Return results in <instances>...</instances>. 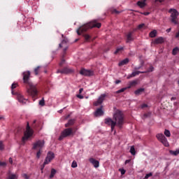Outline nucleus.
Masks as SVG:
<instances>
[{"label":"nucleus","instance_id":"43","mask_svg":"<svg viewBox=\"0 0 179 179\" xmlns=\"http://www.w3.org/2000/svg\"><path fill=\"white\" fill-rule=\"evenodd\" d=\"M66 50H68V47H65L63 49V57H65V54H66Z\"/></svg>","mask_w":179,"mask_h":179},{"label":"nucleus","instance_id":"63","mask_svg":"<svg viewBox=\"0 0 179 179\" xmlns=\"http://www.w3.org/2000/svg\"><path fill=\"white\" fill-rule=\"evenodd\" d=\"M144 115H145V117H148V115H146V114H145Z\"/></svg>","mask_w":179,"mask_h":179},{"label":"nucleus","instance_id":"62","mask_svg":"<svg viewBox=\"0 0 179 179\" xmlns=\"http://www.w3.org/2000/svg\"><path fill=\"white\" fill-rule=\"evenodd\" d=\"M0 120H3V117L0 116Z\"/></svg>","mask_w":179,"mask_h":179},{"label":"nucleus","instance_id":"27","mask_svg":"<svg viewBox=\"0 0 179 179\" xmlns=\"http://www.w3.org/2000/svg\"><path fill=\"white\" fill-rule=\"evenodd\" d=\"M169 153L170 155H173V156H178V155H179V149L176 150V151L170 150Z\"/></svg>","mask_w":179,"mask_h":179},{"label":"nucleus","instance_id":"41","mask_svg":"<svg viewBox=\"0 0 179 179\" xmlns=\"http://www.w3.org/2000/svg\"><path fill=\"white\" fill-rule=\"evenodd\" d=\"M46 164H45V161L43 162V164L41 165V173H43V171L44 170V167H45Z\"/></svg>","mask_w":179,"mask_h":179},{"label":"nucleus","instance_id":"40","mask_svg":"<svg viewBox=\"0 0 179 179\" xmlns=\"http://www.w3.org/2000/svg\"><path fill=\"white\" fill-rule=\"evenodd\" d=\"M85 39L86 41H89L90 39V35L89 34H84Z\"/></svg>","mask_w":179,"mask_h":179},{"label":"nucleus","instance_id":"33","mask_svg":"<svg viewBox=\"0 0 179 179\" xmlns=\"http://www.w3.org/2000/svg\"><path fill=\"white\" fill-rule=\"evenodd\" d=\"M127 89H128V87H123V88L119 90H117V91L116 92V93H117V94H120V93H122V92H125V91L127 90Z\"/></svg>","mask_w":179,"mask_h":179},{"label":"nucleus","instance_id":"32","mask_svg":"<svg viewBox=\"0 0 179 179\" xmlns=\"http://www.w3.org/2000/svg\"><path fill=\"white\" fill-rule=\"evenodd\" d=\"M123 50H124L123 47L117 48L116 49V50L115 51L114 54H115V55L120 54V52H121Z\"/></svg>","mask_w":179,"mask_h":179},{"label":"nucleus","instance_id":"1","mask_svg":"<svg viewBox=\"0 0 179 179\" xmlns=\"http://www.w3.org/2000/svg\"><path fill=\"white\" fill-rule=\"evenodd\" d=\"M30 71H24L22 73L24 83L27 86V92L29 96L33 99V101H35L37 99L38 96V90H37V87L36 85H34L31 81H30Z\"/></svg>","mask_w":179,"mask_h":179},{"label":"nucleus","instance_id":"36","mask_svg":"<svg viewBox=\"0 0 179 179\" xmlns=\"http://www.w3.org/2000/svg\"><path fill=\"white\" fill-rule=\"evenodd\" d=\"M39 106H41V107L45 106V101H44V98H42V99L39 101Z\"/></svg>","mask_w":179,"mask_h":179},{"label":"nucleus","instance_id":"2","mask_svg":"<svg viewBox=\"0 0 179 179\" xmlns=\"http://www.w3.org/2000/svg\"><path fill=\"white\" fill-rule=\"evenodd\" d=\"M113 120H114L108 117L105 119V124H106V125H110L111 131H114L115 125L121 129L124 125V114H122V112L120 110H116L113 115Z\"/></svg>","mask_w":179,"mask_h":179},{"label":"nucleus","instance_id":"13","mask_svg":"<svg viewBox=\"0 0 179 179\" xmlns=\"http://www.w3.org/2000/svg\"><path fill=\"white\" fill-rule=\"evenodd\" d=\"M95 117H101V115H104V111H103V106L97 108L94 113Z\"/></svg>","mask_w":179,"mask_h":179},{"label":"nucleus","instance_id":"21","mask_svg":"<svg viewBox=\"0 0 179 179\" xmlns=\"http://www.w3.org/2000/svg\"><path fill=\"white\" fill-rule=\"evenodd\" d=\"M17 175L15 173H10V172L8 173V177L6 179H17Z\"/></svg>","mask_w":179,"mask_h":179},{"label":"nucleus","instance_id":"37","mask_svg":"<svg viewBox=\"0 0 179 179\" xmlns=\"http://www.w3.org/2000/svg\"><path fill=\"white\" fill-rule=\"evenodd\" d=\"M66 43H67L66 39H64V40L62 41V43H59V48H62V45H64V44H66Z\"/></svg>","mask_w":179,"mask_h":179},{"label":"nucleus","instance_id":"44","mask_svg":"<svg viewBox=\"0 0 179 179\" xmlns=\"http://www.w3.org/2000/svg\"><path fill=\"white\" fill-rule=\"evenodd\" d=\"M143 27H145V24H141L138 26V29H143Z\"/></svg>","mask_w":179,"mask_h":179},{"label":"nucleus","instance_id":"55","mask_svg":"<svg viewBox=\"0 0 179 179\" xmlns=\"http://www.w3.org/2000/svg\"><path fill=\"white\" fill-rule=\"evenodd\" d=\"M77 97H78V99H83V95H80V94H78V95H77Z\"/></svg>","mask_w":179,"mask_h":179},{"label":"nucleus","instance_id":"53","mask_svg":"<svg viewBox=\"0 0 179 179\" xmlns=\"http://www.w3.org/2000/svg\"><path fill=\"white\" fill-rule=\"evenodd\" d=\"M36 122H37V120H34L33 124H32L33 128H36V126L34 125V124H36Z\"/></svg>","mask_w":179,"mask_h":179},{"label":"nucleus","instance_id":"57","mask_svg":"<svg viewBox=\"0 0 179 179\" xmlns=\"http://www.w3.org/2000/svg\"><path fill=\"white\" fill-rule=\"evenodd\" d=\"M171 31V28H169L166 29V33H170Z\"/></svg>","mask_w":179,"mask_h":179},{"label":"nucleus","instance_id":"39","mask_svg":"<svg viewBox=\"0 0 179 179\" xmlns=\"http://www.w3.org/2000/svg\"><path fill=\"white\" fill-rule=\"evenodd\" d=\"M152 176H153V173H147L145 175V176L144 177V179H148V178H149V177H152Z\"/></svg>","mask_w":179,"mask_h":179},{"label":"nucleus","instance_id":"59","mask_svg":"<svg viewBox=\"0 0 179 179\" xmlns=\"http://www.w3.org/2000/svg\"><path fill=\"white\" fill-rule=\"evenodd\" d=\"M82 92H83V88H80V89L79 90V93H80V94L82 93Z\"/></svg>","mask_w":179,"mask_h":179},{"label":"nucleus","instance_id":"54","mask_svg":"<svg viewBox=\"0 0 179 179\" xmlns=\"http://www.w3.org/2000/svg\"><path fill=\"white\" fill-rule=\"evenodd\" d=\"M23 177L25 178V179H29V176H27V174L24 173L23 175Z\"/></svg>","mask_w":179,"mask_h":179},{"label":"nucleus","instance_id":"9","mask_svg":"<svg viewBox=\"0 0 179 179\" xmlns=\"http://www.w3.org/2000/svg\"><path fill=\"white\" fill-rule=\"evenodd\" d=\"M55 157V155L52 152H48L45 159V164H49L50 162Z\"/></svg>","mask_w":179,"mask_h":179},{"label":"nucleus","instance_id":"5","mask_svg":"<svg viewBox=\"0 0 179 179\" xmlns=\"http://www.w3.org/2000/svg\"><path fill=\"white\" fill-rule=\"evenodd\" d=\"M34 132V131L30 127V125L29 124V122H27V129L24 133V136L22 138V142L23 143H24V142H26V141H27V139H29V138H30V136H33Z\"/></svg>","mask_w":179,"mask_h":179},{"label":"nucleus","instance_id":"61","mask_svg":"<svg viewBox=\"0 0 179 179\" xmlns=\"http://www.w3.org/2000/svg\"><path fill=\"white\" fill-rule=\"evenodd\" d=\"M171 100H176V97H172L171 99Z\"/></svg>","mask_w":179,"mask_h":179},{"label":"nucleus","instance_id":"48","mask_svg":"<svg viewBox=\"0 0 179 179\" xmlns=\"http://www.w3.org/2000/svg\"><path fill=\"white\" fill-rule=\"evenodd\" d=\"M0 150H3V143L1 141H0Z\"/></svg>","mask_w":179,"mask_h":179},{"label":"nucleus","instance_id":"19","mask_svg":"<svg viewBox=\"0 0 179 179\" xmlns=\"http://www.w3.org/2000/svg\"><path fill=\"white\" fill-rule=\"evenodd\" d=\"M146 0H141L137 2V5L138 6H139L140 8H145V5H146Z\"/></svg>","mask_w":179,"mask_h":179},{"label":"nucleus","instance_id":"56","mask_svg":"<svg viewBox=\"0 0 179 179\" xmlns=\"http://www.w3.org/2000/svg\"><path fill=\"white\" fill-rule=\"evenodd\" d=\"M131 162V159H127L126 161H125V164H128V163H129Z\"/></svg>","mask_w":179,"mask_h":179},{"label":"nucleus","instance_id":"6","mask_svg":"<svg viewBox=\"0 0 179 179\" xmlns=\"http://www.w3.org/2000/svg\"><path fill=\"white\" fill-rule=\"evenodd\" d=\"M169 13H171V22L174 24H178V11L176 9L171 8L169 10Z\"/></svg>","mask_w":179,"mask_h":179},{"label":"nucleus","instance_id":"3","mask_svg":"<svg viewBox=\"0 0 179 179\" xmlns=\"http://www.w3.org/2000/svg\"><path fill=\"white\" fill-rule=\"evenodd\" d=\"M93 27H97V29H100V27H101V23L97 22V20H94L90 22L85 24L77 29V34L80 36L82 33L87 31L89 29H93Z\"/></svg>","mask_w":179,"mask_h":179},{"label":"nucleus","instance_id":"26","mask_svg":"<svg viewBox=\"0 0 179 179\" xmlns=\"http://www.w3.org/2000/svg\"><path fill=\"white\" fill-rule=\"evenodd\" d=\"M156 34H157V31L153 30V31H152L149 34V36H150V37H151V38H155V36H156Z\"/></svg>","mask_w":179,"mask_h":179},{"label":"nucleus","instance_id":"10","mask_svg":"<svg viewBox=\"0 0 179 179\" xmlns=\"http://www.w3.org/2000/svg\"><path fill=\"white\" fill-rule=\"evenodd\" d=\"M80 75H83V76H93V75H94L93 71L87 70L85 69H82L80 71Z\"/></svg>","mask_w":179,"mask_h":179},{"label":"nucleus","instance_id":"24","mask_svg":"<svg viewBox=\"0 0 179 179\" xmlns=\"http://www.w3.org/2000/svg\"><path fill=\"white\" fill-rule=\"evenodd\" d=\"M55 174H57V170H55V169H52L49 178H54V176H55Z\"/></svg>","mask_w":179,"mask_h":179},{"label":"nucleus","instance_id":"8","mask_svg":"<svg viewBox=\"0 0 179 179\" xmlns=\"http://www.w3.org/2000/svg\"><path fill=\"white\" fill-rule=\"evenodd\" d=\"M156 136L157 139H158V141H159V142H161L162 145H164L166 148L169 146V141L163 134H158Z\"/></svg>","mask_w":179,"mask_h":179},{"label":"nucleus","instance_id":"28","mask_svg":"<svg viewBox=\"0 0 179 179\" xmlns=\"http://www.w3.org/2000/svg\"><path fill=\"white\" fill-rule=\"evenodd\" d=\"M153 71H155V68L153 67V66H150L149 69L143 72L144 73H149V72H153Z\"/></svg>","mask_w":179,"mask_h":179},{"label":"nucleus","instance_id":"7","mask_svg":"<svg viewBox=\"0 0 179 179\" xmlns=\"http://www.w3.org/2000/svg\"><path fill=\"white\" fill-rule=\"evenodd\" d=\"M75 132L72 128L65 129L63 131H62L60 136L59 137V141H62L64 138H68V136H71V135H74Z\"/></svg>","mask_w":179,"mask_h":179},{"label":"nucleus","instance_id":"15","mask_svg":"<svg viewBox=\"0 0 179 179\" xmlns=\"http://www.w3.org/2000/svg\"><path fill=\"white\" fill-rule=\"evenodd\" d=\"M129 41H134V31H129L127 34V41L126 43H129Z\"/></svg>","mask_w":179,"mask_h":179},{"label":"nucleus","instance_id":"25","mask_svg":"<svg viewBox=\"0 0 179 179\" xmlns=\"http://www.w3.org/2000/svg\"><path fill=\"white\" fill-rule=\"evenodd\" d=\"M137 84L138 83L136 81H131L129 83L127 89H131L133 86H136Z\"/></svg>","mask_w":179,"mask_h":179},{"label":"nucleus","instance_id":"58","mask_svg":"<svg viewBox=\"0 0 179 179\" xmlns=\"http://www.w3.org/2000/svg\"><path fill=\"white\" fill-rule=\"evenodd\" d=\"M9 163L12 164L13 163V161L12 160V158H9Z\"/></svg>","mask_w":179,"mask_h":179},{"label":"nucleus","instance_id":"29","mask_svg":"<svg viewBox=\"0 0 179 179\" xmlns=\"http://www.w3.org/2000/svg\"><path fill=\"white\" fill-rule=\"evenodd\" d=\"M179 52V48H174L172 50V54L173 55H177V54H178Z\"/></svg>","mask_w":179,"mask_h":179},{"label":"nucleus","instance_id":"47","mask_svg":"<svg viewBox=\"0 0 179 179\" xmlns=\"http://www.w3.org/2000/svg\"><path fill=\"white\" fill-rule=\"evenodd\" d=\"M112 13H116V15H118L120 13V11L117 10L116 9H114L112 10Z\"/></svg>","mask_w":179,"mask_h":179},{"label":"nucleus","instance_id":"17","mask_svg":"<svg viewBox=\"0 0 179 179\" xmlns=\"http://www.w3.org/2000/svg\"><path fill=\"white\" fill-rule=\"evenodd\" d=\"M164 43V37H159L154 41V44H163Z\"/></svg>","mask_w":179,"mask_h":179},{"label":"nucleus","instance_id":"14","mask_svg":"<svg viewBox=\"0 0 179 179\" xmlns=\"http://www.w3.org/2000/svg\"><path fill=\"white\" fill-rule=\"evenodd\" d=\"M15 94H17V99L20 103H22V104H26V101H27V99H24L21 94L17 93Z\"/></svg>","mask_w":179,"mask_h":179},{"label":"nucleus","instance_id":"60","mask_svg":"<svg viewBox=\"0 0 179 179\" xmlns=\"http://www.w3.org/2000/svg\"><path fill=\"white\" fill-rule=\"evenodd\" d=\"M155 1H156V2H160V3H162V2H163V0H155Z\"/></svg>","mask_w":179,"mask_h":179},{"label":"nucleus","instance_id":"16","mask_svg":"<svg viewBox=\"0 0 179 179\" xmlns=\"http://www.w3.org/2000/svg\"><path fill=\"white\" fill-rule=\"evenodd\" d=\"M90 162L94 165V167H95V169H97V167H99L100 164L99 161L96 160L94 158H90Z\"/></svg>","mask_w":179,"mask_h":179},{"label":"nucleus","instance_id":"46","mask_svg":"<svg viewBox=\"0 0 179 179\" xmlns=\"http://www.w3.org/2000/svg\"><path fill=\"white\" fill-rule=\"evenodd\" d=\"M5 166H6V162H0V166L5 167Z\"/></svg>","mask_w":179,"mask_h":179},{"label":"nucleus","instance_id":"4","mask_svg":"<svg viewBox=\"0 0 179 179\" xmlns=\"http://www.w3.org/2000/svg\"><path fill=\"white\" fill-rule=\"evenodd\" d=\"M43 146L44 141L39 140L34 143L32 149H34V150H37V149H38V151L36 153L37 159H40V156H41V149H43Z\"/></svg>","mask_w":179,"mask_h":179},{"label":"nucleus","instance_id":"11","mask_svg":"<svg viewBox=\"0 0 179 179\" xmlns=\"http://www.w3.org/2000/svg\"><path fill=\"white\" fill-rule=\"evenodd\" d=\"M105 99H106V94H101L99 97L98 100L94 103V106L97 107V106H100V104H103V101H104Z\"/></svg>","mask_w":179,"mask_h":179},{"label":"nucleus","instance_id":"34","mask_svg":"<svg viewBox=\"0 0 179 179\" xmlns=\"http://www.w3.org/2000/svg\"><path fill=\"white\" fill-rule=\"evenodd\" d=\"M164 135L166 136L167 138H170V136H171V133H170L169 130L165 129Z\"/></svg>","mask_w":179,"mask_h":179},{"label":"nucleus","instance_id":"64","mask_svg":"<svg viewBox=\"0 0 179 179\" xmlns=\"http://www.w3.org/2000/svg\"><path fill=\"white\" fill-rule=\"evenodd\" d=\"M76 41H78V39H76Z\"/></svg>","mask_w":179,"mask_h":179},{"label":"nucleus","instance_id":"22","mask_svg":"<svg viewBox=\"0 0 179 179\" xmlns=\"http://www.w3.org/2000/svg\"><path fill=\"white\" fill-rule=\"evenodd\" d=\"M75 124V120L74 119H71L69 120L68 123L65 124L66 128H69V127H72Z\"/></svg>","mask_w":179,"mask_h":179},{"label":"nucleus","instance_id":"18","mask_svg":"<svg viewBox=\"0 0 179 179\" xmlns=\"http://www.w3.org/2000/svg\"><path fill=\"white\" fill-rule=\"evenodd\" d=\"M139 73H145V72L139 71H134L131 75L127 76V79H131V78H134V77L136 76L137 75H139Z\"/></svg>","mask_w":179,"mask_h":179},{"label":"nucleus","instance_id":"23","mask_svg":"<svg viewBox=\"0 0 179 179\" xmlns=\"http://www.w3.org/2000/svg\"><path fill=\"white\" fill-rule=\"evenodd\" d=\"M143 92H145L144 88H139L134 92V94H136V96H139V94H142Z\"/></svg>","mask_w":179,"mask_h":179},{"label":"nucleus","instance_id":"42","mask_svg":"<svg viewBox=\"0 0 179 179\" xmlns=\"http://www.w3.org/2000/svg\"><path fill=\"white\" fill-rule=\"evenodd\" d=\"M119 171H120L122 176H124V174H125V173H126V171L123 169H120Z\"/></svg>","mask_w":179,"mask_h":179},{"label":"nucleus","instance_id":"20","mask_svg":"<svg viewBox=\"0 0 179 179\" xmlns=\"http://www.w3.org/2000/svg\"><path fill=\"white\" fill-rule=\"evenodd\" d=\"M128 62H129V59L126 58L123 60H122L119 64V66H123V65H127V64H128Z\"/></svg>","mask_w":179,"mask_h":179},{"label":"nucleus","instance_id":"12","mask_svg":"<svg viewBox=\"0 0 179 179\" xmlns=\"http://www.w3.org/2000/svg\"><path fill=\"white\" fill-rule=\"evenodd\" d=\"M72 72H73L72 69L64 67L62 70H57V73H72Z\"/></svg>","mask_w":179,"mask_h":179},{"label":"nucleus","instance_id":"45","mask_svg":"<svg viewBox=\"0 0 179 179\" xmlns=\"http://www.w3.org/2000/svg\"><path fill=\"white\" fill-rule=\"evenodd\" d=\"M64 64H65V59H62L61 62L59 63V66H62Z\"/></svg>","mask_w":179,"mask_h":179},{"label":"nucleus","instance_id":"30","mask_svg":"<svg viewBox=\"0 0 179 179\" xmlns=\"http://www.w3.org/2000/svg\"><path fill=\"white\" fill-rule=\"evenodd\" d=\"M17 87V83H13L11 85L12 94H15V92H13V89H16Z\"/></svg>","mask_w":179,"mask_h":179},{"label":"nucleus","instance_id":"38","mask_svg":"<svg viewBox=\"0 0 179 179\" xmlns=\"http://www.w3.org/2000/svg\"><path fill=\"white\" fill-rule=\"evenodd\" d=\"M71 167L73 169H76V167H78V163H76V161H73L71 164Z\"/></svg>","mask_w":179,"mask_h":179},{"label":"nucleus","instance_id":"52","mask_svg":"<svg viewBox=\"0 0 179 179\" xmlns=\"http://www.w3.org/2000/svg\"><path fill=\"white\" fill-rule=\"evenodd\" d=\"M115 85H118L119 83H121V80H117L115 82Z\"/></svg>","mask_w":179,"mask_h":179},{"label":"nucleus","instance_id":"35","mask_svg":"<svg viewBox=\"0 0 179 179\" xmlns=\"http://www.w3.org/2000/svg\"><path fill=\"white\" fill-rule=\"evenodd\" d=\"M40 68H41V66H38L36 68L34 69L35 75H38V71H40Z\"/></svg>","mask_w":179,"mask_h":179},{"label":"nucleus","instance_id":"31","mask_svg":"<svg viewBox=\"0 0 179 179\" xmlns=\"http://www.w3.org/2000/svg\"><path fill=\"white\" fill-rule=\"evenodd\" d=\"M130 153L133 155L135 156L136 155V151L135 150V147L131 146L130 148Z\"/></svg>","mask_w":179,"mask_h":179},{"label":"nucleus","instance_id":"50","mask_svg":"<svg viewBox=\"0 0 179 179\" xmlns=\"http://www.w3.org/2000/svg\"><path fill=\"white\" fill-rule=\"evenodd\" d=\"M142 15H144L145 16H148V15H150V13L145 12V13H143Z\"/></svg>","mask_w":179,"mask_h":179},{"label":"nucleus","instance_id":"49","mask_svg":"<svg viewBox=\"0 0 179 179\" xmlns=\"http://www.w3.org/2000/svg\"><path fill=\"white\" fill-rule=\"evenodd\" d=\"M141 108H146L148 107V104L146 103H143L141 106Z\"/></svg>","mask_w":179,"mask_h":179},{"label":"nucleus","instance_id":"51","mask_svg":"<svg viewBox=\"0 0 179 179\" xmlns=\"http://www.w3.org/2000/svg\"><path fill=\"white\" fill-rule=\"evenodd\" d=\"M141 68H142V66L135 67L134 69L135 71H138V69H141Z\"/></svg>","mask_w":179,"mask_h":179}]
</instances>
